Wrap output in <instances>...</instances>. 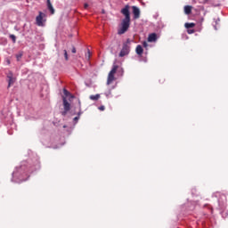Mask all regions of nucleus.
Here are the masks:
<instances>
[{
    "mask_svg": "<svg viewBox=\"0 0 228 228\" xmlns=\"http://www.w3.org/2000/svg\"><path fill=\"white\" fill-rule=\"evenodd\" d=\"M160 81H161V83H165V79L164 78H162Z\"/></svg>",
    "mask_w": 228,
    "mask_h": 228,
    "instance_id": "obj_26",
    "label": "nucleus"
},
{
    "mask_svg": "<svg viewBox=\"0 0 228 228\" xmlns=\"http://www.w3.org/2000/svg\"><path fill=\"white\" fill-rule=\"evenodd\" d=\"M63 94L64 95L69 96L70 93H69V91H67V89H63Z\"/></svg>",
    "mask_w": 228,
    "mask_h": 228,
    "instance_id": "obj_19",
    "label": "nucleus"
},
{
    "mask_svg": "<svg viewBox=\"0 0 228 228\" xmlns=\"http://www.w3.org/2000/svg\"><path fill=\"white\" fill-rule=\"evenodd\" d=\"M20 58H22V53L16 54V59L18 61H20Z\"/></svg>",
    "mask_w": 228,
    "mask_h": 228,
    "instance_id": "obj_16",
    "label": "nucleus"
},
{
    "mask_svg": "<svg viewBox=\"0 0 228 228\" xmlns=\"http://www.w3.org/2000/svg\"><path fill=\"white\" fill-rule=\"evenodd\" d=\"M10 38L12 40L13 44L17 42V37H15V35H10Z\"/></svg>",
    "mask_w": 228,
    "mask_h": 228,
    "instance_id": "obj_15",
    "label": "nucleus"
},
{
    "mask_svg": "<svg viewBox=\"0 0 228 228\" xmlns=\"http://www.w3.org/2000/svg\"><path fill=\"white\" fill-rule=\"evenodd\" d=\"M216 197H220L219 202H221V204H225V202H227V196H225V194H220V192H216Z\"/></svg>",
    "mask_w": 228,
    "mask_h": 228,
    "instance_id": "obj_7",
    "label": "nucleus"
},
{
    "mask_svg": "<svg viewBox=\"0 0 228 228\" xmlns=\"http://www.w3.org/2000/svg\"><path fill=\"white\" fill-rule=\"evenodd\" d=\"M135 53L136 54H138L139 56H142V54H143V47H142V45H138L135 48Z\"/></svg>",
    "mask_w": 228,
    "mask_h": 228,
    "instance_id": "obj_11",
    "label": "nucleus"
},
{
    "mask_svg": "<svg viewBox=\"0 0 228 228\" xmlns=\"http://www.w3.org/2000/svg\"><path fill=\"white\" fill-rule=\"evenodd\" d=\"M192 8L193 7L191 5H185L184 6V13H185V15H190V13H191Z\"/></svg>",
    "mask_w": 228,
    "mask_h": 228,
    "instance_id": "obj_12",
    "label": "nucleus"
},
{
    "mask_svg": "<svg viewBox=\"0 0 228 228\" xmlns=\"http://www.w3.org/2000/svg\"><path fill=\"white\" fill-rule=\"evenodd\" d=\"M64 58L66 61H69V53H67V50H64Z\"/></svg>",
    "mask_w": 228,
    "mask_h": 228,
    "instance_id": "obj_17",
    "label": "nucleus"
},
{
    "mask_svg": "<svg viewBox=\"0 0 228 228\" xmlns=\"http://www.w3.org/2000/svg\"><path fill=\"white\" fill-rule=\"evenodd\" d=\"M63 107L64 111L62 112V115H67V111H70V103H69L67 98H63Z\"/></svg>",
    "mask_w": 228,
    "mask_h": 228,
    "instance_id": "obj_5",
    "label": "nucleus"
},
{
    "mask_svg": "<svg viewBox=\"0 0 228 228\" xmlns=\"http://www.w3.org/2000/svg\"><path fill=\"white\" fill-rule=\"evenodd\" d=\"M74 120H75V122H77L79 120V117H75Z\"/></svg>",
    "mask_w": 228,
    "mask_h": 228,
    "instance_id": "obj_23",
    "label": "nucleus"
},
{
    "mask_svg": "<svg viewBox=\"0 0 228 228\" xmlns=\"http://www.w3.org/2000/svg\"><path fill=\"white\" fill-rule=\"evenodd\" d=\"M131 53V39L127 38L125 43H123L122 49L119 53V57L124 58V56H127Z\"/></svg>",
    "mask_w": 228,
    "mask_h": 228,
    "instance_id": "obj_2",
    "label": "nucleus"
},
{
    "mask_svg": "<svg viewBox=\"0 0 228 228\" xmlns=\"http://www.w3.org/2000/svg\"><path fill=\"white\" fill-rule=\"evenodd\" d=\"M156 40H158V36L156 35V33H151L149 35L148 42H156Z\"/></svg>",
    "mask_w": 228,
    "mask_h": 228,
    "instance_id": "obj_9",
    "label": "nucleus"
},
{
    "mask_svg": "<svg viewBox=\"0 0 228 228\" xmlns=\"http://www.w3.org/2000/svg\"><path fill=\"white\" fill-rule=\"evenodd\" d=\"M47 8L51 12L52 15H54V7H53V4H51V0H46Z\"/></svg>",
    "mask_w": 228,
    "mask_h": 228,
    "instance_id": "obj_10",
    "label": "nucleus"
},
{
    "mask_svg": "<svg viewBox=\"0 0 228 228\" xmlns=\"http://www.w3.org/2000/svg\"><path fill=\"white\" fill-rule=\"evenodd\" d=\"M130 9L131 6H129V4H126L123 9H121V13L124 15L125 19L122 20L121 28L118 30V35H124V33L129 29V26H131Z\"/></svg>",
    "mask_w": 228,
    "mask_h": 228,
    "instance_id": "obj_1",
    "label": "nucleus"
},
{
    "mask_svg": "<svg viewBox=\"0 0 228 228\" xmlns=\"http://www.w3.org/2000/svg\"><path fill=\"white\" fill-rule=\"evenodd\" d=\"M7 65H10V60L7 59Z\"/></svg>",
    "mask_w": 228,
    "mask_h": 228,
    "instance_id": "obj_25",
    "label": "nucleus"
},
{
    "mask_svg": "<svg viewBox=\"0 0 228 228\" xmlns=\"http://www.w3.org/2000/svg\"><path fill=\"white\" fill-rule=\"evenodd\" d=\"M89 99H91V101H99V99H101V94L90 95Z\"/></svg>",
    "mask_w": 228,
    "mask_h": 228,
    "instance_id": "obj_13",
    "label": "nucleus"
},
{
    "mask_svg": "<svg viewBox=\"0 0 228 228\" xmlns=\"http://www.w3.org/2000/svg\"><path fill=\"white\" fill-rule=\"evenodd\" d=\"M100 111H104V110H106V108L104 107V105H102L99 107Z\"/></svg>",
    "mask_w": 228,
    "mask_h": 228,
    "instance_id": "obj_21",
    "label": "nucleus"
},
{
    "mask_svg": "<svg viewBox=\"0 0 228 228\" xmlns=\"http://www.w3.org/2000/svg\"><path fill=\"white\" fill-rule=\"evenodd\" d=\"M84 8H85V10H86L88 8V4H85Z\"/></svg>",
    "mask_w": 228,
    "mask_h": 228,
    "instance_id": "obj_24",
    "label": "nucleus"
},
{
    "mask_svg": "<svg viewBox=\"0 0 228 228\" xmlns=\"http://www.w3.org/2000/svg\"><path fill=\"white\" fill-rule=\"evenodd\" d=\"M134 19H138L140 17V9L137 6H132Z\"/></svg>",
    "mask_w": 228,
    "mask_h": 228,
    "instance_id": "obj_8",
    "label": "nucleus"
},
{
    "mask_svg": "<svg viewBox=\"0 0 228 228\" xmlns=\"http://www.w3.org/2000/svg\"><path fill=\"white\" fill-rule=\"evenodd\" d=\"M8 77V88H10V86H12V85H14L15 83V77H13V73L10 72L7 75Z\"/></svg>",
    "mask_w": 228,
    "mask_h": 228,
    "instance_id": "obj_6",
    "label": "nucleus"
},
{
    "mask_svg": "<svg viewBox=\"0 0 228 228\" xmlns=\"http://www.w3.org/2000/svg\"><path fill=\"white\" fill-rule=\"evenodd\" d=\"M88 60H90V53H88Z\"/></svg>",
    "mask_w": 228,
    "mask_h": 228,
    "instance_id": "obj_27",
    "label": "nucleus"
},
{
    "mask_svg": "<svg viewBox=\"0 0 228 228\" xmlns=\"http://www.w3.org/2000/svg\"><path fill=\"white\" fill-rule=\"evenodd\" d=\"M187 33H188L189 35H192V33H195V30H194V29H188V30H187Z\"/></svg>",
    "mask_w": 228,
    "mask_h": 228,
    "instance_id": "obj_20",
    "label": "nucleus"
},
{
    "mask_svg": "<svg viewBox=\"0 0 228 228\" xmlns=\"http://www.w3.org/2000/svg\"><path fill=\"white\" fill-rule=\"evenodd\" d=\"M71 53H73V54H76V47H72Z\"/></svg>",
    "mask_w": 228,
    "mask_h": 228,
    "instance_id": "obj_22",
    "label": "nucleus"
},
{
    "mask_svg": "<svg viewBox=\"0 0 228 228\" xmlns=\"http://www.w3.org/2000/svg\"><path fill=\"white\" fill-rule=\"evenodd\" d=\"M184 26L186 29H190L191 28H195V23H185Z\"/></svg>",
    "mask_w": 228,
    "mask_h": 228,
    "instance_id": "obj_14",
    "label": "nucleus"
},
{
    "mask_svg": "<svg viewBox=\"0 0 228 228\" xmlns=\"http://www.w3.org/2000/svg\"><path fill=\"white\" fill-rule=\"evenodd\" d=\"M117 70H118V65H113L111 70L108 75L107 85H111V83L115 81V74H117Z\"/></svg>",
    "mask_w": 228,
    "mask_h": 228,
    "instance_id": "obj_4",
    "label": "nucleus"
},
{
    "mask_svg": "<svg viewBox=\"0 0 228 228\" xmlns=\"http://www.w3.org/2000/svg\"><path fill=\"white\" fill-rule=\"evenodd\" d=\"M142 45L147 49V47H149V43H147V41H143Z\"/></svg>",
    "mask_w": 228,
    "mask_h": 228,
    "instance_id": "obj_18",
    "label": "nucleus"
},
{
    "mask_svg": "<svg viewBox=\"0 0 228 228\" xmlns=\"http://www.w3.org/2000/svg\"><path fill=\"white\" fill-rule=\"evenodd\" d=\"M39 14L36 17V24L37 26H39L40 28H44V26H45V22H46V19L45 17H47V14L39 12Z\"/></svg>",
    "mask_w": 228,
    "mask_h": 228,
    "instance_id": "obj_3",
    "label": "nucleus"
}]
</instances>
